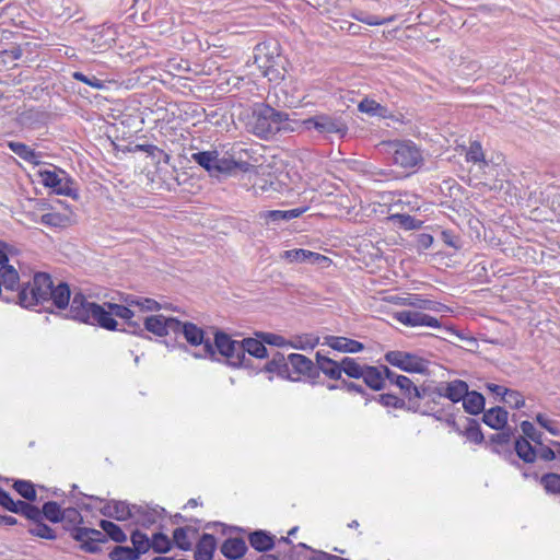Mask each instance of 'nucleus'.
Segmentation results:
<instances>
[{
  "instance_id": "f257e3e1",
  "label": "nucleus",
  "mask_w": 560,
  "mask_h": 560,
  "mask_svg": "<svg viewBox=\"0 0 560 560\" xmlns=\"http://www.w3.org/2000/svg\"><path fill=\"white\" fill-rule=\"evenodd\" d=\"M133 312L128 306L106 303L98 305L94 302H89L81 293H74L72 303L69 310V317L85 324L98 325L108 330H115L117 322L114 316L126 319V324L130 332L136 334L141 330L140 324L132 320Z\"/></svg>"
},
{
  "instance_id": "f03ea898",
  "label": "nucleus",
  "mask_w": 560,
  "mask_h": 560,
  "mask_svg": "<svg viewBox=\"0 0 560 560\" xmlns=\"http://www.w3.org/2000/svg\"><path fill=\"white\" fill-rule=\"evenodd\" d=\"M289 115L269 105H260L247 124L248 130L261 139H269L279 131L292 130L289 127Z\"/></svg>"
},
{
  "instance_id": "7ed1b4c3",
  "label": "nucleus",
  "mask_w": 560,
  "mask_h": 560,
  "mask_svg": "<svg viewBox=\"0 0 560 560\" xmlns=\"http://www.w3.org/2000/svg\"><path fill=\"white\" fill-rule=\"evenodd\" d=\"M382 147L390 156L393 164L399 167L413 168L423 163L422 151L411 140L385 141Z\"/></svg>"
},
{
  "instance_id": "20e7f679",
  "label": "nucleus",
  "mask_w": 560,
  "mask_h": 560,
  "mask_svg": "<svg viewBox=\"0 0 560 560\" xmlns=\"http://www.w3.org/2000/svg\"><path fill=\"white\" fill-rule=\"evenodd\" d=\"M51 278L48 273L37 272L32 281L23 283L19 294V304L25 308L49 302Z\"/></svg>"
},
{
  "instance_id": "39448f33",
  "label": "nucleus",
  "mask_w": 560,
  "mask_h": 560,
  "mask_svg": "<svg viewBox=\"0 0 560 560\" xmlns=\"http://www.w3.org/2000/svg\"><path fill=\"white\" fill-rule=\"evenodd\" d=\"M178 332H182L186 341L198 348L194 352L197 359H206L214 355V347L210 338L205 337L203 330L192 323H183L179 320Z\"/></svg>"
},
{
  "instance_id": "423d86ee",
  "label": "nucleus",
  "mask_w": 560,
  "mask_h": 560,
  "mask_svg": "<svg viewBox=\"0 0 560 560\" xmlns=\"http://www.w3.org/2000/svg\"><path fill=\"white\" fill-rule=\"evenodd\" d=\"M303 125L306 129H315L317 132L325 136L338 135L342 138L348 131V126L340 116H331L327 114L310 117L303 120Z\"/></svg>"
},
{
  "instance_id": "0eeeda50",
  "label": "nucleus",
  "mask_w": 560,
  "mask_h": 560,
  "mask_svg": "<svg viewBox=\"0 0 560 560\" xmlns=\"http://www.w3.org/2000/svg\"><path fill=\"white\" fill-rule=\"evenodd\" d=\"M385 360L393 366H396L408 373H425L428 371V361L423 358L404 351H388Z\"/></svg>"
},
{
  "instance_id": "6e6552de",
  "label": "nucleus",
  "mask_w": 560,
  "mask_h": 560,
  "mask_svg": "<svg viewBox=\"0 0 560 560\" xmlns=\"http://www.w3.org/2000/svg\"><path fill=\"white\" fill-rule=\"evenodd\" d=\"M442 398L440 386L423 385L419 389L418 401H413L409 410L421 415H433Z\"/></svg>"
},
{
  "instance_id": "1a4fd4ad",
  "label": "nucleus",
  "mask_w": 560,
  "mask_h": 560,
  "mask_svg": "<svg viewBox=\"0 0 560 560\" xmlns=\"http://www.w3.org/2000/svg\"><path fill=\"white\" fill-rule=\"evenodd\" d=\"M301 376L315 378L318 376L315 363L307 357L299 353L289 354V375L291 381H299Z\"/></svg>"
},
{
  "instance_id": "9d476101",
  "label": "nucleus",
  "mask_w": 560,
  "mask_h": 560,
  "mask_svg": "<svg viewBox=\"0 0 560 560\" xmlns=\"http://www.w3.org/2000/svg\"><path fill=\"white\" fill-rule=\"evenodd\" d=\"M214 350L217 349L220 354L225 357L231 365H242V345L241 341L232 340L224 332H217L214 337Z\"/></svg>"
},
{
  "instance_id": "9b49d317",
  "label": "nucleus",
  "mask_w": 560,
  "mask_h": 560,
  "mask_svg": "<svg viewBox=\"0 0 560 560\" xmlns=\"http://www.w3.org/2000/svg\"><path fill=\"white\" fill-rule=\"evenodd\" d=\"M393 317L400 324L408 327L439 328L441 326L438 318L417 310L399 311L396 312Z\"/></svg>"
},
{
  "instance_id": "f8f14e48",
  "label": "nucleus",
  "mask_w": 560,
  "mask_h": 560,
  "mask_svg": "<svg viewBox=\"0 0 560 560\" xmlns=\"http://www.w3.org/2000/svg\"><path fill=\"white\" fill-rule=\"evenodd\" d=\"M144 327L148 331L163 337L171 332L178 334L179 320L163 315H152L144 318Z\"/></svg>"
},
{
  "instance_id": "ddd939ff",
  "label": "nucleus",
  "mask_w": 560,
  "mask_h": 560,
  "mask_svg": "<svg viewBox=\"0 0 560 560\" xmlns=\"http://www.w3.org/2000/svg\"><path fill=\"white\" fill-rule=\"evenodd\" d=\"M389 377H394V372L385 365H366L362 375L364 383L373 390L383 389Z\"/></svg>"
},
{
  "instance_id": "4468645a",
  "label": "nucleus",
  "mask_w": 560,
  "mask_h": 560,
  "mask_svg": "<svg viewBox=\"0 0 560 560\" xmlns=\"http://www.w3.org/2000/svg\"><path fill=\"white\" fill-rule=\"evenodd\" d=\"M39 177L43 185L52 188L56 194L70 197L74 196V189L71 187L66 176H60L54 171L45 170L39 172Z\"/></svg>"
},
{
  "instance_id": "2eb2a0df",
  "label": "nucleus",
  "mask_w": 560,
  "mask_h": 560,
  "mask_svg": "<svg viewBox=\"0 0 560 560\" xmlns=\"http://www.w3.org/2000/svg\"><path fill=\"white\" fill-rule=\"evenodd\" d=\"M136 504L130 505L124 501H109L102 509L103 515L118 521H126L133 518V511Z\"/></svg>"
},
{
  "instance_id": "dca6fc26",
  "label": "nucleus",
  "mask_w": 560,
  "mask_h": 560,
  "mask_svg": "<svg viewBox=\"0 0 560 560\" xmlns=\"http://www.w3.org/2000/svg\"><path fill=\"white\" fill-rule=\"evenodd\" d=\"M323 345L342 353H357L364 349L363 343L341 336H326Z\"/></svg>"
},
{
  "instance_id": "f3484780",
  "label": "nucleus",
  "mask_w": 560,
  "mask_h": 560,
  "mask_svg": "<svg viewBox=\"0 0 560 560\" xmlns=\"http://www.w3.org/2000/svg\"><path fill=\"white\" fill-rule=\"evenodd\" d=\"M163 508H150L148 505H136L132 521L143 527H150L155 524L163 515Z\"/></svg>"
},
{
  "instance_id": "a211bd4d",
  "label": "nucleus",
  "mask_w": 560,
  "mask_h": 560,
  "mask_svg": "<svg viewBox=\"0 0 560 560\" xmlns=\"http://www.w3.org/2000/svg\"><path fill=\"white\" fill-rule=\"evenodd\" d=\"M388 382L396 385L408 399V409H410L413 401H418L420 387L416 386L409 377L394 372V377H389Z\"/></svg>"
},
{
  "instance_id": "6ab92c4d",
  "label": "nucleus",
  "mask_w": 560,
  "mask_h": 560,
  "mask_svg": "<svg viewBox=\"0 0 560 560\" xmlns=\"http://www.w3.org/2000/svg\"><path fill=\"white\" fill-rule=\"evenodd\" d=\"M439 386L443 398H447L452 402L462 401L468 390L467 383L462 380H454L448 383H442Z\"/></svg>"
},
{
  "instance_id": "aec40b11",
  "label": "nucleus",
  "mask_w": 560,
  "mask_h": 560,
  "mask_svg": "<svg viewBox=\"0 0 560 560\" xmlns=\"http://www.w3.org/2000/svg\"><path fill=\"white\" fill-rule=\"evenodd\" d=\"M252 165L247 162H237L230 158L220 156L218 153V162L215 167V174L214 176L224 174V175H235L238 171L240 172H248L250 170Z\"/></svg>"
},
{
  "instance_id": "412c9836",
  "label": "nucleus",
  "mask_w": 560,
  "mask_h": 560,
  "mask_svg": "<svg viewBox=\"0 0 560 560\" xmlns=\"http://www.w3.org/2000/svg\"><path fill=\"white\" fill-rule=\"evenodd\" d=\"M272 52L265 44H258L254 49V65L261 71L264 75H268L269 71L275 67Z\"/></svg>"
},
{
  "instance_id": "4be33fe9",
  "label": "nucleus",
  "mask_w": 560,
  "mask_h": 560,
  "mask_svg": "<svg viewBox=\"0 0 560 560\" xmlns=\"http://www.w3.org/2000/svg\"><path fill=\"white\" fill-rule=\"evenodd\" d=\"M316 368L317 372H323L330 380H339L341 377V361L337 362L320 351L316 353Z\"/></svg>"
},
{
  "instance_id": "5701e85b",
  "label": "nucleus",
  "mask_w": 560,
  "mask_h": 560,
  "mask_svg": "<svg viewBox=\"0 0 560 560\" xmlns=\"http://www.w3.org/2000/svg\"><path fill=\"white\" fill-rule=\"evenodd\" d=\"M281 257L283 259L288 260L289 262H303V261L310 260L312 262L319 264L322 261L328 260L327 257H325L318 253H314V252H311L307 249H302V248L285 250V252H283Z\"/></svg>"
},
{
  "instance_id": "b1692460",
  "label": "nucleus",
  "mask_w": 560,
  "mask_h": 560,
  "mask_svg": "<svg viewBox=\"0 0 560 560\" xmlns=\"http://www.w3.org/2000/svg\"><path fill=\"white\" fill-rule=\"evenodd\" d=\"M198 529L192 526L178 527L173 533V542L182 550H190Z\"/></svg>"
},
{
  "instance_id": "393cba45",
  "label": "nucleus",
  "mask_w": 560,
  "mask_h": 560,
  "mask_svg": "<svg viewBox=\"0 0 560 560\" xmlns=\"http://www.w3.org/2000/svg\"><path fill=\"white\" fill-rule=\"evenodd\" d=\"M509 412L502 407H493L483 412L482 421L494 430H502L508 423Z\"/></svg>"
},
{
  "instance_id": "a878e982",
  "label": "nucleus",
  "mask_w": 560,
  "mask_h": 560,
  "mask_svg": "<svg viewBox=\"0 0 560 560\" xmlns=\"http://www.w3.org/2000/svg\"><path fill=\"white\" fill-rule=\"evenodd\" d=\"M242 345V365L245 361V353H248L252 357L262 359L267 357V349L265 347V341L255 338H245L241 341Z\"/></svg>"
},
{
  "instance_id": "bb28decb",
  "label": "nucleus",
  "mask_w": 560,
  "mask_h": 560,
  "mask_svg": "<svg viewBox=\"0 0 560 560\" xmlns=\"http://www.w3.org/2000/svg\"><path fill=\"white\" fill-rule=\"evenodd\" d=\"M217 548L215 538L210 534H203L197 542L195 550L196 560H212Z\"/></svg>"
},
{
  "instance_id": "cd10ccee",
  "label": "nucleus",
  "mask_w": 560,
  "mask_h": 560,
  "mask_svg": "<svg viewBox=\"0 0 560 560\" xmlns=\"http://www.w3.org/2000/svg\"><path fill=\"white\" fill-rule=\"evenodd\" d=\"M71 291L69 285L65 282H59L56 287L51 282V294H49V302H51L58 308H66L70 302Z\"/></svg>"
},
{
  "instance_id": "c85d7f7f",
  "label": "nucleus",
  "mask_w": 560,
  "mask_h": 560,
  "mask_svg": "<svg viewBox=\"0 0 560 560\" xmlns=\"http://www.w3.org/2000/svg\"><path fill=\"white\" fill-rule=\"evenodd\" d=\"M8 147L13 153H15L22 160L36 165L40 163L42 154L39 152H36L25 143L9 141Z\"/></svg>"
},
{
  "instance_id": "c756f323",
  "label": "nucleus",
  "mask_w": 560,
  "mask_h": 560,
  "mask_svg": "<svg viewBox=\"0 0 560 560\" xmlns=\"http://www.w3.org/2000/svg\"><path fill=\"white\" fill-rule=\"evenodd\" d=\"M246 550L247 546L242 538L226 539L221 547V552L223 553V556L231 560H235L243 557Z\"/></svg>"
},
{
  "instance_id": "7c9ffc66",
  "label": "nucleus",
  "mask_w": 560,
  "mask_h": 560,
  "mask_svg": "<svg viewBox=\"0 0 560 560\" xmlns=\"http://www.w3.org/2000/svg\"><path fill=\"white\" fill-rule=\"evenodd\" d=\"M218 151H202L191 155L194 162L203 167L210 175L214 176L218 162Z\"/></svg>"
},
{
  "instance_id": "2f4dec72",
  "label": "nucleus",
  "mask_w": 560,
  "mask_h": 560,
  "mask_svg": "<svg viewBox=\"0 0 560 560\" xmlns=\"http://www.w3.org/2000/svg\"><path fill=\"white\" fill-rule=\"evenodd\" d=\"M463 407L470 415H478L485 408V397L478 392H469L463 398Z\"/></svg>"
},
{
  "instance_id": "473e14b6",
  "label": "nucleus",
  "mask_w": 560,
  "mask_h": 560,
  "mask_svg": "<svg viewBox=\"0 0 560 560\" xmlns=\"http://www.w3.org/2000/svg\"><path fill=\"white\" fill-rule=\"evenodd\" d=\"M268 372H275L279 376L288 378L289 375V355L285 358L282 353L276 352L272 359L266 364Z\"/></svg>"
},
{
  "instance_id": "72a5a7b5",
  "label": "nucleus",
  "mask_w": 560,
  "mask_h": 560,
  "mask_svg": "<svg viewBox=\"0 0 560 560\" xmlns=\"http://www.w3.org/2000/svg\"><path fill=\"white\" fill-rule=\"evenodd\" d=\"M249 544L257 551H268L273 547V538L264 530H256L249 535Z\"/></svg>"
},
{
  "instance_id": "f704fd0d",
  "label": "nucleus",
  "mask_w": 560,
  "mask_h": 560,
  "mask_svg": "<svg viewBox=\"0 0 560 560\" xmlns=\"http://www.w3.org/2000/svg\"><path fill=\"white\" fill-rule=\"evenodd\" d=\"M517 456L526 463L535 462L537 453L527 439L520 436L514 443Z\"/></svg>"
},
{
  "instance_id": "c9c22d12",
  "label": "nucleus",
  "mask_w": 560,
  "mask_h": 560,
  "mask_svg": "<svg viewBox=\"0 0 560 560\" xmlns=\"http://www.w3.org/2000/svg\"><path fill=\"white\" fill-rule=\"evenodd\" d=\"M358 108L360 112L365 113L370 116H376L386 118L388 117V109L381 105L380 103L375 102L374 100L370 98H363L359 105Z\"/></svg>"
},
{
  "instance_id": "e433bc0d",
  "label": "nucleus",
  "mask_w": 560,
  "mask_h": 560,
  "mask_svg": "<svg viewBox=\"0 0 560 560\" xmlns=\"http://www.w3.org/2000/svg\"><path fill=\"white\" fill-rule=\"evenodd\" d=\"M19 282V273L12 265L0 266V287L14 290Z\"/></svg>"
},
{
  "instance_id": "4c0bfd02",
  "label": "nucleus",
  "mask_w": 560,
  "mask_h": 560,
  "mask_svg": "<svg viewBox=\"0 0 560 560\" xmlns=\"http://www.w3.org/2000/svg\"><path fill=\"white\" fill-rule=\"evenodd\" d=\"M319 343V337L313 334H305L294 337L289 347L300 350H312Z\"/></svg>"
},
{
  "instance_id": "58836bf2",
  "label": "nucleus",
  "mask_w": 560,
  "mask_h": 560,
  "mask_svg": "<svg viewBox=\"0 0 560 560\" xmlns=\"http://www.w3.org/2000/svg\"><path fill=\"white\" fill-rule=\"evenodd\" d=\"M398 304L411 306L417 311L420 310H434L435 303L431 300L422 299L419 295H409L407 298H399Z\"/></svg>"
},
{
  "instance_id": "ea45409f",
  "label": "nucleus",
  "mask_w": 560,
  "mask_h": 560,
  "mask_svg": "<svg viewBox=\"0 0 560 560\" xmlns=\"http://www.w3.org/2000/svg\"><path fill=\"white\" fill-rule=\"evenodd\" d=\"M366 365L359 364L355 359L346 357L341 360V373L352 378H362Z\"/></svg>"
},
{
  "instance_id": "a19ab883",
  "label": "nucleus",
  "mask_w": 560,
  "mask_h": 560,
  "mask_svg": "<svg viewBox=\"0 0 560 560\" xmlns=\"http://www.w3.org/2000/svg\"><path fill=\"white\" fill-rule=\"evenodd\" d=\"M540 485L547 493L560 494V472H548L540 477Z\"/></svg>"
},
{
  "instance_id": "79ce46f5",
  "label": "nucleus",
  "mask_w": 560,
  "mask_h": 560,
  "mask_svg": "<svg viewBox=\"0 0 560 560\" xmlns=\"http://www.w3.org/2000/svg\"><path fill=\"white\" fill-rule=\"evenodd\" d=\"M101 528L107 535L116 542H124L127 539L126 534L122 532V529L116 525L115 523L110 521L102 520L100 523Z\"/></svg>"
},
{
  "instance_id": "37998d69",
  "label": "nucleus",
  "mask_w": 560,
  "mask_h": 560,
  "mask_svg": "<svg viewBox=\"0 0 560 560\" xmlns=\"http://www.w3.org/2000/svg\"><path fill=\"white\" fill-rule=\"evenodd\" d=\"M466 160L468 162L478 163L479 167L488 166V162L485 160L482 147L478 141H474L470 143L466 152Z\"/></svg>"
},
{
  "instance_id": "c03bdc74",
  "label": "nucleus",
  "mask_w": 560,
  "mask_h": 560,
  "mask_svg": "<svg viewBox=\"0 0 560 560\" xmlns=\"http://www.w3.org/2000/svg\"><path fill=\"white\" fill-rule=\"evenodd\" d=\"M131 542L133 549L137 550L139 555L145 553L151 549V539L148 537L147 534H143L140 530L132 532Z\"/></svg>"
},
{
  "instance_id": "a18cd8bd",
  "label": "nucleus",
  "mask_w": 560,
  "mask_h": 560,
  "mask_svg": "<svg viewBox=\"0 0 560 560\" xmlns=\"http://www.w3.org/2000/svg\"><path fill=\"white\" fill-rule=\"evenodd\" d=\"M126 303L129 306H137L140 311H156L160 308V304L148 298L129 296L126 299Z\"/></svg>"
},
{
  "instance_id": "49530a36",
  "label": "nucleus",
  "mask_w": 560,
  "mask_h": 560,
  "mask_svg": "<svg viewBox=\"0 0 560 560\" xmlns=\"http://www.w3.org/2000/svg\"><path fill=\"white\" fill-rule=\"evenodd\" d=\"M173 541L164 534L156 533L151 538V549L158 553H165L171 550Z\"/></svg>"
},
{
  "instance_id": "de8ad7c7",
  "label": "nucleus",
  "mask_w": 560,
  "mask_h": 560,
  "mask_svg": "<svg viewBox=\"0 0 560 560\" xmlns=\"http://www.w3.org/2000/svg\"><path fill=\"white\" fill-rule=\"evenodd\" d=\"M398 226L405 230H418L422 222L409 214H394L390 218Z\"/></svg>"
},
{
  "instance_id": "09e8293b",
  "label": "nucleus",
  "mask_w": 560,
  "mask_h": 560,
  "mask_svg": "<svg viewBox=\"0 0 560 560\" xmlns=\"http://www.w3.org/2000/svg\"><path fill=\"white\" fill-rule=\"evenodd\" d=\"M42 513L48 521L52 523H58L62 521V510L59 506V504L54 501L46 502L43 505Z\"/></svg>"
},
{
  "instance_id": "8fccbe9b",
  "label": "nucleus",
  "mask_w": 560,
  "mask_h": 560,
  "mask_svg": "<svg viewBox=\"0 0 560 560\" xmlns=\"http://www.w3.org/2000/svg\"><path fill=\"white\" fill-rule=\"evenodd\" d=\"M139 556L140 555L133 549V547L130 548L122 546L115 547L109 553V557L113 560H136Z\"/></svg>"
},
{
  "instance_id": "3c124183",
  "label": "nucleus",
  "mask_w": 560,
  "mask_h": 560,
  "mask_svg": "<svg viewBox=\"0 0 560 560\" xmlns=\"http://www.w3.org/2000/svg\"><path fill=\"white\" fill-rule=\"evenodd\" d=\"M13 487L16 492L24 499L28 501H34L36 499V491L34 485L31 481L16 480Z\"/></svg>"
},
{
  "instance_id": "603ef678",
  "label": "nucleus",
  "mask_w": 560,
  "mask_h": 560,
  "mask_svg": "<svg viewBox=\"0 0 560 560\" xmlns=\"http://www.w3.org/2000/svg\"><path fill=\"white\" fill-rule=\"evenodd\" d=\"M90 535V545H86V551L91 553H95L100 551V544L106 541L105 533L89 528Z\"/></svg>"
},
{
  "instance_id": "864d4df0",
  "label": "nucleus",
  "mask_w": 560,
  "mask_h": 560,
  "mask_svg": "<svg viewBox=\"0 0 560 560\" xmlns=\"http://www.w3.org/2000/svg\"><path fill=\"white\" fill-rule=\"evenodd\" d=\"M464 434L467 438V440H469L470 442H474L476 444H479V443H481L483 441V434H482V432L480 430V427L472 419H468V425L465 429V433Z\"/></svg>"
},
{
  "instance_id": "5fc2aeb1",
  "label": "nucleus",
  "mask_w": 560,
  "mask_h": 560,
  "mask_svg": "<svg viewBox=\"0 0 560 560\" xmlns=\"http://www.w3.org/2000/svg\"><path fill=\"white\" fill-rule=\"evenodd\" d=\"M28 532L31 535L39 537V538H45V539H50V540L56 538V534H55L54 529L44 523H38V522L35 523L28 529Z\"/></svg>"
},
{
  "instance_id": "6e6d98bb",
  "label": "nucleus",
  "mask_w": 560,
  "mask_h": 560,
  "mask_svg": "<svg viewBox=\"0 0 560 560\" xmlns=\"http://www.w3.org/2000/svg\"><path fill=\"white\" fill-rule=\"evenodd\" d=\"M257 217L264 224L268 225L270 223H278L280 221H284L285 214L283 213L282 210H266L260 211L257 214Z\"/></svg>"
},
{
  "instance_id": "4d7b16f0",
  "label": "nucleus",
  "mask_w": 560,
  "mask_h": 560,
  "mask_svg": "<svg viewBox=\"0 0 560 560\" xmlns=\"http://www.w3.org/2000/svg\"><path fill=\"white\" fill-rule=\"evenodd\" d=\"M503 401L514 409H521L525 406V399L523 395L520 392L513 389H508Z\"/></svg>"
},
{
  "instance_id": "13d9d810",
  "label": "nucleus",
  "mask_w": 560,
  "mask_h": 560,
  "mask_svg": "<svg viewBox=\"0 0 560 560\" xmlns=\"http://www.w3.org/2000/svg\"><path fill=\"white\" fill-rule=\"evenodd\" d=\"M257 336L261 338V340L265 341V343L276 347H288L290 342L285 340V338L282 337L281 335H277L273 332H260Z\"/></svg>"
},
{
  "instance_id": "bf43d9fd",
  "label": "nucleus",
  "mask_w": 560,
  "mask_h": 560,
  "mask_svg": "<svg viewBox=\"0 0 560 560\" xmlns=\"http://www.w3.org/2000/svg\"><path fill=\"white\" fill-rule=\"evenodd\" d=\"M18 254L16 249L8 243L0 241V266L7 265Z\"/></svg>"
},
{
  "instance_id": "052dcab7",
  "label": "nucleus",
  "mask_w": 560,
  "mask_h": 560,
  "mask_svg": "<svg viewBox=\"0 0 560 560\" xmlns=\"http://www.w3.org/2000/svg\"><path fill=\"white\" fill-rule=\"evenodd\" d=\"M73 79L78 80V81H81L94 89H102L104 86V83L102 80L97 79L96 77L92 75V77H88L85 75L84 73L82 72H73L72 74Z\"/></svg>"
},
{
  "instance_id": "680f3d73",
  "label": "nucleus",
  "mask_w": 560,
  "mask_h": 560,
  "mask_svg": "<svg viewBox=\"0 0 560 560\" xmlns=\"http://www.w3.org/2000/svg\"><path fill=\"white\" fill-rule=\"evenodd\" d=\"M521 429L524 435L534 442L540 443L541 433L536 430L534 424L529 421H523L521 423Z\"/></svg>"
},
{
  "instance_id": "e2e57ef3",
  "label": "nucleus",
  "mask_w": 560,
  "mask_h": 560,
  "mask_svg": "<svg viewBox=\"0 0 560 560\" xmlns=\"http://www.w3.org/2000/svg\"><path fill=\"white\" fill-rule=\"evenodd\" d=\"M72 537L81 542V548L86 551V545H90V535L88 527H77L72 530Z\"/></svg>"
},
{
  "instance_id": "0e129e2a",
  "label": "nucleus",
  "mask_w": 560,
  "mask_h": 560,
  "mask_svg": "<svg viewBox=\"0 0 560 560\" xmlns=\"http://www.w3.org/2000/svg\"><path fill=\"white\" fill-rule=\"evenodd\" d=\"M40 222L49 226H60L63 222V217L57 212H49L42 215Z\"/></svg>"
},
{
  "instance_id": "69168bd1",
  "label": "nucleus",
  "mask_w": 560,
  "mask_h": 560,
  "mask_svg": "<svg viewBox=\"0 0 560 560\" xmlns=\"http://www.w3.org/2000/svg\"><path fill=\"white\" fill-rule=\"evenodd\" d=\"M380 402L383 406L395 407V408H401L405 405L402 399H400L397 396L392 395V394L380 395Z\"/></svg>"
},
{
  "instance_id": "338daca9",
  "label": "nucleus",
  "mask_w": 560,
  "mask_h": 560,
  "mask_svg": "<svg viewBox=\"0 0 560 560\" xmlns=\"http://www.w3.org/2000/svg\"><path fill=\"white\" fill-rule=\"evenodd\" d=\"M62 521L73 523V524L81 523L82 516L77 509L68 508V509L62 510Z\"/></svg>"
},
{
  "instance_id": "774afa93",
  "label": "nucleus",
  "mask_w": 560,
  "mask_h": 560,
  "mask_svg": "<svg viewBox=\"0 0 560 560\" xmlns=\"http://www.w3.org/2000/svg\"><path fill=\"white\" fill-rule=\"evenodd\" d=\"M417 249L418 250H425L428 248H430L433 244V236L431 234H428V233H421L419 235H417Z\"/></svg>"
}]
</instances>
